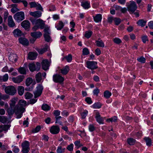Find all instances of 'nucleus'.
Wrapping results in <instances>:
<instances>
[{"label":"nucleus","instance_id":"obj_2","mask_svg":"<svg viewBox=\"0 0 153 153\" xmlns=\"http://www.w3.org/2000/svg\"><path fill=\"white\" fill-rule=\"evenodd\" d=\"M29 20L33 25H36L41 29H43L45 26L44 22L40 19H36L32 17L29 18Z\"/></svg>","mask_w":153,"mask_h":153},{"label":"nucleus","instance_id":"obj_27","mask_svg":"<svg viewBox=\"0 0 153 153\" xmlns=\"http://www.w3.org/2000/svg\"><path fill=\"white\" fill-rule=\"evenodd\" d=\"M22 148L30 149L29 148V144L28 141H25L22 144Z\"/></svg>","mask_w":153,"mask_h":153},{"label":"nucleus","instance_id":"obj_6","mask_svg":"<svg viewBox=\"0 0 153 153\" xmlns=\"http://www.w3.org/2000/svg\"><path fill=\"white\" fill-rule=\"evenodd\" d=\"M53 80L55 82L62 83L64 81V78L59 74H56L53 76Z\"/></svg>","mask_w":153,"mask_h":153},{"label":"nucleus","instance_id":"obj_29","mask_svg":"<svg viewBox=\"0 0 153 153\" xmlns=\"http://www.w3.org/2000/svg\"><path fill=\"white\" fill-rule=\"evenodd\" d=\"M0 122L3 123H7L8 122V120L7 117L0 116Z\"/></svg>","mask_w":153,"mask_h":153},{"label":"nucleus","instance_id":"obj_15","mask_svg":"<svg viewBox=\"0 0 153 153\" xmlns=\"http://www.w3.org/2000/svg\"><path fill=\"white\" fill-rule=\"evenodd\" d=\"M8 25L10 27H13L15 26V24L12 19V16H10L8 19Z\"/></svg>","mask_w":153,"mask_h":153},{"label":"nucleus","instance_id":"obj_46","mask_svg":"<svg viewBox=\"0 0 153 153\" xmlns=\"http://www.w3.org/2000/svg\"><path fill=\"white\" fill-rule=\"evenodd\" d=\"M48 47L46 46L42 49H39L38 51V52L40 54H42L47 51Z\"/></svg>","mask_w":153,"mask_h":153},{"label":"nucleus","instance_id":"obj_56","mask_svg":"<svg viewBox=\"0 0 153 153\" xmlns=\"http://www.w3.org/2000/svg\"><path fill=\"white\" fill-rule=\"evenodd\" d=\"M115 24L116 25H118L121 22V20L119 18H115L114 19Z\"/></svg>","mask_w":153,"mask_h":153},{"label":"nucleus","instance_id":"obj_40","mask_svg":"<svg viewBox=\"0 0 153 153\" xmlns=\"http://www.w3.org/2000/svg\"><path fill=\"white\" fill-rule=\"evenodd\" d=\"M65 148L62 149L61 146H59L58 147L56 150L57 153H63L65 152Z\"/></svg>","mask_w":153,"mask_h":153},{"label":"nucleus","instance_id":"obj_32","mask_svg":"<svg viewBox=\"0 0 153 153\" xmlns=\"http://www.w3.org/2000/svg\"><path fill=\"white\" fill-rule=\"evenodd\" d=\"M36 79L38 82H40L42 80V74L41 73L39 72L36 75Z\"/></svg>","mask_w":153,"mask_h":153},{"label":"nucleus","instance_id":"obj_13","mask_svg":"<svg viewBox=\"0 0 153 153\" xmlns=\"http://www.w3.org/2000/svg\"><path fill=\"white\" fill-rule=\"evenodd\" d=\"M21 26L25 30L28 29L30 26V24L28 20H25L21 23Z\"/></svg>","mask_w":153,"mask_h":153},{"label":"nucleus","instance_id":"obj_52","mask_svg":"<svg viewBox=\"0 0 153 153\" xmlns=\"http://www.w3.org/2000/svg\"><path fill=\"white\" fill-rule=\"evenodd\" d=\"M117 117L116 116H114L112 118L107 119V121H110L111 122H115L117 121Z\"/></svg>","mask_w":153,"mask_h":153},{"label":"nucleus","instance_id":"obj_16","mask_svg":"<svg viewBox=\"0 0 153 153\" xmlns=\"http://www.w3.org/2000/svg\"><path fill=\"white\" fill-rule=\"evenodd\" d=\"M95 118L97 121L100 124H103V120L102 117H101L100 113L99 112H97Z\"/></svg>","mask_w":153,"mask_h":153},{"label":"nucleus","instance_id":"obj_37","mask_svg":"<svg viewBox=\"0 0 153 153\" xmlns=\"http://www.w3.org/2000/svg\"><path fill=\"white\" fill-rule=\"evenodd\" d=\"M42 108L44 111H48L50 109L51 107L48 105L45 104L42 105Z\"/></svg>","mask_w":153,"mask_h":153},{"label":"nucleus","instance_id":"obj_7","mask_svg":"<svg viewBox=\"0 0 153 153\" xmlns=\"http://www.w3.org/2000/svg\"><path fill=\"white\" fill-rule=\"evenodd\" d=\"M36 91L33 92L35 98H37L41 95L43 89V87L41 85H39L36 87Z\"/></svg>","mask_w":153,"mask_h":153},{"label":"nucleus","instance_id":"obj_53","mask_svg":"<svg viewBox=\"0 0 153 153\" xmlns=\"http://www.w3.org/2000/svg\"><path fill=\"white\" fill-rule=\"evenodd\" d=\"M36 9L38 10H40L41 11H43V9L42 7L41 6V5L37 3L36 7Z\"/></svg>","mask_w":153,"mask_h":153},{"label":"nucleus","instance_id":"obj_39","mask_svg":"<svg viewBox=\"0 0 153 153\" xmlns=\"http://www.w3.org/2000/svg\"><path fill=\"white\" fill-rule=\"evenodd\" d=\"M144 140H145L147 146H150L151 145L152 141L149 138L146 137L144 138Z\"/></svg>","mask_w":153,"mask_h":153},{"label":"nucleus","instance_id":"obj_19","mask_svg":"<svg viewBox=\"0 0 153 153\" xmlns=\"http://www.w3.org/2000/svg\"><path fill=\"white\" fill-rule=\"evenodd\" d=\"M30 34L33 38H35L36 39L39 38L42 36V33L39 31L31 33Z\"/></svg>","mask_w":153,"mask_h":153},{"label":"nucleus","instance_id":"obj_45","mask_svg":"<svg viewBox=\"0 0 153 153\" xmlns=\"http://www.w3.org/2000/svg\"><path fill=\"white\" fill-rule=\"evenodd\" d=\"M33 96V95L29 92H27L25 93V97L26 99H29Z\"/></svg>","mask_w":153,"mask_h":153},{"label":"nucleus","instance_id":"obj_61","mask_svg":"<svg viewBox=\"0 0 153 153\" xmlns=\"http://www.w3.org/2000/svg\"><path fill=\"white\" fill-rule=\"evenodd\" d=\"M85 100L89 104H91L92 102L91 99L90 97H87L86 98Z\"/></svg>","mask_w":153,"mask_h":153},{"label":"nucleus","instance_id":"obj_64","mask_svg":"<svg viewBox=\"0 0 153 153\" xmlns=\"http://www.w3.org/2000/svg\"><path fill=\"white\" fill-rule=\"evenodd\" d=\"M44 32H45L44 34H47L49 33V28L48 27H44Z\"/></svg>","mask_w":153,"mask_h":153},{"label":"nucleus","instance_id":"obj_31","mask_svg":"<svg viewBox=\"0 0 153 153\" xmlns=\"http://www.w3.org/2000/svg\"><path fill=\"white\" fill-rule=\"evenodd\" d=\"M64 26L63 23L62 21H59L58 24L56 26V27L58 30H60Z\"/></svg>","mask_w":153,"mask_h":153},{"label":"nucleus","instance_id":"obj_3","mask_svg":"<svg viewBox=\"0 0 153 153\" xmlns=\"http://www.w3.org/2000/svg\"><path fill=\"white\" fill-rule=\"evenodd\" d=\"M6 93L11 95H13L16 93V88L13 86H9L6 87L5 88Z\"/></svg>","mask_w":153,"mask_h":153},{"label":"nucleus","instance_id":"obj_43","mask_svg":"<svg viewBox=\"0 0 153 153\" xmlns=\"http://www.w3.org/2000/svg\"><path fill=\"white\" fill-rule=\"evenodd\" d=\"M88 113V111L86 110H84V111L82 112H81L80 114L82 116V119H85Z\"/></svg>","mask_w":153,"mask_h":153},{"label":"nucleus","instance_id":"obj_22","mask_svg":"<svg viewBox=\"0 0 153 153\" xmlns=\"http://www.w3.org/2000/svg\"><path fill=\"white\" fill-rule=\"evenodd\" d=\"M13 33L15 36L16 37L21 36L22 35L21 31L18 29H17L14 30L13 32Z\"/></svg>","mask_w":153,"mask_h":153},{"label":"nucleus","instance_id":"obj_17","mask_svg":"<svg viewBox=\"0 0 153 153\" xmlns=\"http://www.w3.org/2000/svg\"><path fill=\"white\" fill-rule=\"evenodd\" d=\"M37 55L38 54L37 53L29 52L28 54V58L29 59L33 60L36 58Z\"/></svg>","mask_w":153,"mask_h":153},{"label":"nucleus","instance_id":"obj_54","mask_svg":"<svg viewBox=\"0 0 153 153\" xmlns=\"http://www.w3.org/2000/svg\"><path fill=\"white\" fill-rule=\"evenodd\" d=\"M113 41L115 43L119 44L122 42L121 40L119 38H115L113 39Z\"/></svg>","mask_w":153,"mask_h":153},{"label":"nucleus","instance_id":"obj_59","mask_svg":"<svg viewBox=\"0 0 153 153\" xmlns=\"http://www.w3.org/2000/svg\"><path fill=\"white\" fill-rule=\"evenodd\" d=\"M10 126L9 125H3V129L4 131H6L10 128Z\"/></svg>","mask_w":153,"mask_h":153},{"label":"nucleus","instance_id":"obj_26","mask_svg":"<svg viewBox=\"0 0 153 153\" xmlns=\"http://www.w3.org/2000/svg\"><path fill=\"white\" fill-rule=\"evenodd\" d=\"M18 105L19 107L24 108V107H25L27 105L26 102L22 100H20L18 102Z\"/></svg>","mask_w":153,"mask_h":153},{"label":"nucleus","instance_id":"obj_38","mask_svg":"<svg viewBox=\"0 0 153 153\" xmlns=\"http://www.w3.org/2000/svg\"><path fill=\"white\" fill-rule=\"evenodd\" d=\"M33 80L31 78H27L26 80L25 84L27 86H29L32 83Z\"/></svg>","mask_w":153,"mask_h":153},{"label":"nucleus","instance_id":"obj_42","mask_svg":"<svg viewBox=\"0 0 153 153\" xmlns=\"http://www.w3.org/2000/svg\"><path fill=\"white\" fill-rule=\"evenodd\" d=\"M49 34L50 33L47 34H44V35L45 40L48 42H49L51 39V37Z\"/></svg>","mask_w":153,"mask_h":153},{"label":"nucleus","instance_id":"obj_25","mask_svg":"<svg viewBox=\"0 0 153 153\" xmlns=\"http://www.w3.org/2000/svg\"><path fill=\"white\" fill-rule=\"evenodd\" d=\"M18 94L20 96L22 95L24 92V88L23 86L20 85L18 87Z\"/></svg>","mask_w":153,"mask_h":153},{"label":"nucleus","instance_id":"obj_50","mask_svg":"<svg viewBox=\"0 0 153 153\" xmlns=\"http://www.w3.org/2000/svg\"><path fill=\"white\" fill-rule=\"evenodd\" d=\"M82 52L83 54L84 55H87L89 53L88 49L86 48H84L83 49Z\"/></svg>","mask_w":153,"mask_h":153},{"label":"nucleus","instance_id":"obj_62","mask_svg":"<svg viewBox=\"0 0 153 153\" xmlns=\"http://www.w3.org/2000/svg\"><path fill=\"white\" fill-rule=\"evenodd\" d=\"M36 70L37 71H38L40 69V63L38 62H37L36 63Z\"/></svg>","mask_w":153,"mask_h":153},{"label":"nucleus","instance_id":"obj_4","mask_svg":"<svg viewBox=\"0 0 153 153\" xmlns=\"http://www.w3.org/2000/svg\"><path fill=\"white\" fill-rule=\"evenodd\" d=\"M14 18L17 22H19L25 19V14L22 12H17L14 15Z\"/></svg>","mask_w":153,"mask_h":153},{"label":"nucleus","instance_id":"obj_60","mask_svg":"<svg viewBox=\"0 0 153 153\" xmlns=\"http://www.w3.org/2000/svg\"><path fill=\"white\" fill-rule=\"evenodd\" d=\"M95 54L97 56H99L101 54V52L99 48H97L95 50Z\"/></svg>","mask_w":153,"mask_h":153},{"label":"nucleus","instance_id":"obj_35","mask_svg":"<svg viewBox=\"0 0 153 153\" xmlns=\"http://www.w3.org/2000/svg\"><path fill=\"white\" fill-rule=\"evenodd\" d=\"M146 21L143 20H140L137 22V24L141 26L142 27H143L146 25Z\"/></svg>","mask_w":153,"mask_h":153},{"label":"nucleus","instance_id":"obj_9","mask_svg":"<svg viewBox=\"0 0 153 153\" xmlns=\"http://www.w3.org/2000/svg\"><path fill=\"white\" fill-rule=\"evenodd\" d=\"M24 77L23 75L18 76L16 77H13L12 78V80L16 83H19L23 81Z\"/></svg>","mask_w":153,"mask_h":153},{"label":"nucleus","instance_id":"obj_18","mask_svg":"<svg viewBox=\"0 0 153 153\" xmlns=\"http://www.w3.org/2000/svg\"><path fill=\"white\" fill-rule=\"evenodd\" d=\"M95 43L96 45L99 47L103 48L105 46L104 42L100 38L98 39V40L95 41Z\"/></svg>","mask_w":153,"mask_h":153},{"label":"nucleus","instance_id":"obj_5","mask_svg":"<svg viewBox=\"0 0 153 153\" xmlns=\"http://www.w3.org/2000/svg\"><path fill=\"white\" fill-rule=\"evenodd\" d=\"M86 63L87 67L91 70L95 69L98 68L97 63L96 62L87 61Z\"/></svg>","mask_w":153,"mask_h":153},{"label":"nucleus","instance_id":"obj_11","mask_svg":"<svg viewBox=\"0 0 153 153\" xmlns=\"http://www.w3.org/2000/svg\"><path fill=\"white\" fill-rule=\"evenodd\" d=\"M59 128L58 126H52L50 129V132L53 134H56L59 131Z\"/></svg>","mask_w":153,"mask_h":153},{"label":"nucleus","instance_id":"obj_58","mask_svg":"<svg viewBox=\"0 0 153 153\" xmlns=\"http://www.w3.org/2000/svg\"><path fill=\"white\" fill-rule=\"evenodd\" d=\"M142 39L143 42L144 43H145L146 41H148L147 36H143L142 37Z\"/></svg>","mask_w":153,"mask_h":153},{"label":"nucleus","instance_id":"obj_10","mask_svg":"<svg viewBox=\"0 0 153 153\" xmlns=\"http://www.w3.org/2000/svg\"><path fill=\"white\" fill-rule=\"evenodd\" d=\"M42 67L45 71L47 70L50 66V63L47 59L43 60L42 62Z\"/></svg>","mask_w":153,"mask_h":153},{"label":"nucleus","instance_id":"obj_30","mask_svg":"<svg viewBox=\"0 0 153 153\" xmlns=\"http://www.w3.org/2000/svg\"><path fill=\"white\" fill-rule=\"evenodd\" d=\"M30 71L32 72L36 71V66L34 63H30L28 65Z\"/></svg>","mask_w":153,"mask_h":153},{"label":"nucleus","instance_id":"obj_36","mask_svg":"<svg viewBox=\"0 0 153 153\" xmlns=\"http://www.w3.org/2000/svg\"><path fill=\"white\" fill-rule=\"evenodd\" d=\"M18 71L21 74H26V70L25 68H20L18 70Z\"/></svg>","mask_w":153,"mask_h":153},{"label":"nucleus","instance_id":"obj_28","mask_svg":"<svg viewBox=\"0 0 153 153\" xmlns=\"http://www.w3.org/2000/svg\"><path fill=\"white\" fill-rule=\"evenodd\" d=\"M111 95V93L108 90L105 91L103 93L104 96L106 99L109 98Z\"/></svg>","mask_w":153,"mask_h":153},{"label":"nucleus","instance_id":"obj_1","mask_svg":"<svg viewBox=\"0 0 153 153\" xmlns=\"http://www.w3.org/2000/svg\"><path fill=\"white\" fill-rule=\"evenodd\" d=\"M17 101V98H13L10 100V107L8 108L7 112L9 115H12L15 112L17 115V118H19L22 117L23 113L25 110V108L19 107L18 104L15 105Z\"/></svg>","mask_w":153,"mask_h":153},{"label":"nucleus","instance_id":"obj_47","mask_svg":"<svg viewBox=\"0 0 153 153\" xmlns=\"http://www.w3.org/2000/svg\"><path fill=\"white\" fill-rule=\"evenodd\" d=\"M41 129L40 126H37L36 128L32 129V132L33 133H36L39 132Z\"/></svg>","mask_w":153,"mask_h":153},{"label":"nucleus","instance_id":"obj_51","mask_svg":"<svg viewBox=\"0 0 153 153\" xmlns=\"http://www.w3.org/2000/svg\"><path fill=\"white\" fill-rule=\"evenodd\" d=\"M37 4V3L35 1L31 2L29 3L31 8L36 7Z\"/></svg>","mask_w":153,"mask_h":153},{"label":"nucleus","instance_id":"obj_14","mask_svg":"<svg viewBox=\"0 0 153 153\" xmlns=\"http://www.w3.org/2000/svg\"><path fill=\"white\" fill-rule=\"evenodd\" d=\"M69 70L68 66L67 65L65 67L60 69L59 71V73H61L63 75H65L68 73Z\"/></svg>","mask_w":153,"mask_h":153},{"label":"nucleus","instance_id":"obj_63","mask_svg":"<svg viewBox=\"0 0 153 153\" xmlns=\"http://www.w3.org/2000/svg\"><path fill=\"white\" fill-rule=\"evenodd\" d=\"M19 150V149L16 146H14L13 149V151L15 153H18Z\"/></svg>","mask_w":153,"mask_h":153},{"label":"nucleus","instance_id":"obj_21","mask_svg":"<svg viewBox=\"0 0 153 153\" xmlns=\"http://www.w3.org/2000/svg\"><path fill=\"white\" fill-rule=\"evenodd\" d=\"M19 42L24 45H27L29 44L28 40L26 39L23 38H20L19 39Z\"/></svg>","mask_w":153,"mask_h":153},{"label":"nucleus","instance_id":"obj_34","mask_svg":"<svg viewBox=\"0 0 153 153\" xmlns=\"http://www.w3.org/2000/svg\"><path fill=\"white\" fill-rule=\"evenodd\" d=\"M8 79V76L7 74H5L3 76H0V80L5 82L7 81Z\"/></svg>","mask_w":153,"mask_h":153},{"label":"nucleus","instance_id":"obj_55","mask_svg":"<svg viewBox=\"0 0 153 153\" xmlns=\"http://www.w3.org/2000/svg\"><path fill=\"white\" fill-rule=\"evenodd\" d=\"M74 145L73 144H71L68 145L67 147V149L70 151H72L73 149Z\"/></svg>","mask_w":153,"mask_h":153},{"label":"nucleus","instance_id":"obj_20","mask_svg":"<svg viewBox=\"0 0 153 153\" xmlns=\"http://www.w3.org/2000/svg\"><path fill=\"white\" fill-rule=\"evenodd\" d=\"M17 55L16 54H10L9 56V60L13 62H15L17 60Z\"/></svg>","mask_w":153,"mask_h":153},{"label":"nucleus","instance_id":"obj_8","mask_svg":"<svg viewBox=\"0 0 153 153\" xmlns=\"http://www.w3.org/2000/svg\"><path fill=\"white\" fill-rule=\"evenodd\" d=\"M127 7L128 11L133 13L137 9V7L135 2L132 1L127 6Z\"/></svg>","mask_w":153,"mask_h":153},{"label":"nucleus","instance_id":"obj_48","mask_svg":"<svg viewBox=\"0 0 153 153\" xmlns=\"http://www.w3.org/2000/svg\"><path fill=\"white\" fill-rule=\"evenodd\" d=\"M137 60L142 63H145L146 62V59L143 56H141L139 58H138L137 59Z\"/></svg>","mask_w":153,"mask_h":153},{"label":"nucleus","instance_id":"obj_44","mask_svg":"<svg viewBox=\"0 0 153 153\" xmlns=\"http://www.w3.org/2000/svg\"><path fill=\"white\" fill-rule=\"evenodd\" d=\"M92 32L91 31H87L85 32V36L88 38H89L91 36Z\"/></svg>","mask_w":153,"mask_h":153},{"label":"nucleus","instance_id":"obj_49","mask_svg":"<svg viewBox=\"0 0 153 153\" xmlns=\"http://www.w3.org/2000/svg\"><path fill=\"white\" fill-rule=\"evenodd\" d=\"M65 58L66 59L68 62H71L72 60V56L71 54H69L68 56L65 57Z\"/></svg>","mask_w":153,"mask_h":153},{"label":"nucleus","instance_id":"obj_41","mask_svg":"<svg viewBox=\"0 0 153 153\" xmlns=\"http://www.w3.org/2000/svg\"><path fill=\"white\" fill-rule=\"evenodd\" d=\"M94 108H99L101 107V104L100 102H97L95 103L92 106Z\"/></svg>","mask_w":153,"mask_h":153},{"label":"nucleus","instance_id":"obj_57","mask_svg":"<svg viewBox=\"0 0 153 153\" xmlns=\"http://www.w3.org/2000/svg\"><path fill=\"white\" fill-rule=\"evenodd\" d=\"M93 92L94 95H96L97 96L98 93L100 92V90L98 88H96L94 90Z\"/></svg>","mask_w":153,"mask_h":153},{"label":"nucleus","instance_id":"obj_33","mask_svg":"<svg viewBox=\"0 0 153 153\" xmlns=\"http://www.w3.org/2000/svg\"><path fill=\"white\" fill-rule=\"evenodd\" d=\"M127 142L130 145H134L135 143V140L132 138H129L127 139Z\"/></svg>","mask_w":153,"mask_h":153},{"label":"nucleus","instance_id":"obj_24","mask_svg":"<svg viewBox=\"0 0 153 153\" xmlns=\"http://www.w3.org/2000/svg\"><path fill=\"white\" fill-rule=\"evenodd\" d=\"M81 6L85 9H88L90 7V3L87 1L82 2Z\"/></svg>","mask_w":153,"mask_h":153},{"label":"nucleus","instance_id":"obj_12","mask_svg":"<svg viewBox=\"0 0 153 153\" xmlns=\"http://www.w3.org/2000/svg\"><path fill=\"white\" fill-rule=\"evenodd\" d=\"M42 12L39 11H37L33 12H30V14L34 18H39L42 16Z\"/></svg>","mask_w":153,"mask_h":153},{"label":"nucleus","instance_id":"obj_23","mask_svg":"<svg viewBox=\"0 0 153 153\" xmlns=\"http://www.w3.org/2000/svg\"><path fill=\"white\" fill-rule=\"evenodd\" d=\"M93 17L94 21L97 22H101L102 19V15L100 14H97Z\"/></svg>","mask_w":153,"mask_h":153}]
</instances>
